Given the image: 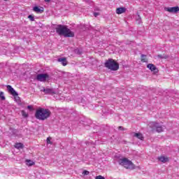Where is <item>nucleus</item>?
<instances>
[{
  "label": "nucleus",
  "mask_w": 179,
  "mask_h": 179,
  "mask_svg": "<svg viewBox=\"0 0 179 179\" xmlns=\"http://www.w3.org/2000/svg\"><path fill=\"white\" fill-rule=\"evenodd\" d=\"M15 148L16 149H23V144L22 143H17L15 145Z\"/></svg>",
  "instance_id": "obj_16"
},
{
  "label": "nucleus",
  "mask_w": 179,
  "mask_h": 179,
  "mask_svg": "<svg viewBox=\"0 0 179 179\" xmlns=\"http://www.w3.org/2000/svg\"><path fill=\"white\" fill-rule=\"evenodd\" d=\"M28 110H33V107L31 106H27Z\"/></svg>",
  "instance_id": "obj_26"
},
{
  "label": "nucleus",
  "mask_w": 179,
  "mask_h": 179,
  "mask_svg": "<svg viewBox=\"0 0 179 179\" xmlns=\"http://www.w3.org/2000/svg\"><path fill=\"white\" fill-rule=\"evenodd\" d=\"M7 90L9 92V93H10V94H12V96H13L15 97V101H19L20 100V98L19 96H19V94H17V92H16L15 89H13V87H12V86L7 85Z\"/></svg>",
  "instance_id": "obj_6"
},
{
  "label": "nucleus",
  "mask_w": 179,
  "mask_h": 179,
  "mask_svg": "<svg viewBox=\"0 0 179 179\" xmlns=\"http://www.w3.org/2000/svg\"><path fill=\"white\" fill-rule=\"evenodd\" d=\"M36 79L39 82H46V80H50L51 78L50 77V75L47 73H41L36 76Z\"/></svg>",
  "instance_id": "obj_5"
},
{
  "label": "nucleus",
  "mask_w": 179,
  "mask_h": 179,
  "mask_svg": "<svg viewBox=\"0 0 179 179\" xmlns=\"http://www.w3.org/2000/svg\"><path fill=\"white\" fill-rule=\"evenodd\" d=\"M43 92L44 93H46V94H50V93H52V90L50 88H45V89H43Z\"/></svg>",
  "instance_id": "obj_17"
},
{
  "label": "nucleus",
  "mask_w": 179,
  "mask_h": 179,
  "mask_svg": "<svg viewBox=\"0 0 179 179\" xmlns=\"http://www.w3.org/2000/svg\"><path fill=\"white\" fill-rule=\"evenodd\" d=\"M45 2H50L51 0H44Z\"/></svg>",
  "instance_id": "obj_28"
},
{
  "label": "nucleus",
  "mask_w": 179,
  "mask_h": 179,
  "mask_svg": "<svg viewBox=\"0 0 179 179\" xmlns=\"http://www.w3.org/2000/svg\"><path fill=\"white\" fill-rule=\"evenodd\" d=\"M142 62H148V59H146V55H141Z\"/></svg>",
  "instance_id": "obj_19"
},
{
  "label": "nucleus",
  "mask_w": 179,
  "mask_h": 179,
  "mask_svg": "<svg viewBox=\"0 0 179 179\" xmlns=\"http://www.w3.org/2000/svg\"><path fill=\"white\" fill-rule=\"evenodd\" d=\"M33 10H34V12H36V13H43V12H44V8L34 6L33 8Z\"/></svg>",
  "instance_id": "obj_10"
},
{
  "label": "nucleus",
  "mask_w": 179,
  "mask_h": 179,
  "mask_svg": "<svg viewBox=\"0 0 179 179\" xmlns=\"http://www.w3.org/2000/svg\"><path fill=\"white\" fill-rule=\"evenodd\" d=\"M0 99L5 100V96L3 95V92H0Z\"/></svg>",
  "instance_id": "obj_20"
},
{
  "label": "nucleus",
  "mask_w": 179,
  "mask_h": 179,
  "mask_svg": "<svg viewBox=\"0 0 179 179\" xmlns=\"http://www.w3.org/2000/svg\"><path fill=\"white\" fill-rule=\"evenodd\" d=\"M83 174L84 176H89V171H84L83 172Z\"/></svg>",
  "instance_id": "obj_22"
},
{
  "label": "nucleus",
  "mask_w": 179,
  "mask_h": 179,
  "mask_svg": "<svg viewBox=\"0 0 179 179\" xmlns=\"http://www.w3.org/2000/svg\"><path fill=\"white\" fill-rule=\"evenodd\" d=\"M29 19H30V20H31L33 22V20H34V17H33L32 15H29L28 16Z\"/></svg>",
  "instance_id": "obj_24"
},
{
  "label": "nucleus",
  "mask_w": 179,
  "mask_h": 179,
  "mask_svg": "<svg viewBox=\"0 0 179 179\" xmlns=\"http://www.w3.org/2000/svg\"><path fill=\"white\" fill-rule=\"evenodd\" d=\"M21 113L22 117H24V118H27L29 117V114L24 110H22Z\"/></svg>",
  "instance_id": "obj_18"
},
{
  "label": "nucleus",
  "mask_w": 179,
  "mask_h": 179,
  "mask_svg": "<svg viewBox=\"0 0 179 179\" xmlns=\"http://www.w3.org/2000/svg\"><path fill=\"white\" fill-rule=\"evenodd\" d=\"M50 115H51V111H50V110L48 109H45L43 108H39L35 113L36 118L42 121H44V120H47V118H48Z\"/></svg>",
  "instance_id": "obj_2"
},
{
  "label": "nucleus",
  "mask_w": 179,
  "mask_h": 179,
  "mask_svg": "<svg viewBox=\"0 0 179 179\" xmlns=\"http://www.w3.org/2000/svg\"><path fill=\"white\" fill-rule=\"evenodd\" d=\"M134 136L138 138V139H140L141 141H143V135L141 133H134Z\"/></svg>",
  "instance_id": "obj_15"
},
{
  "label": "nucleus",
  "mask_w": 179,
  "mask_h": 179,
  "mask_svg": "<svg viewBox=\"0 0 179 179\" xmlns=\"http://www.w3.org/2000/svg\"><path fill=\"white\" fill-rule=\"evenodd\" d=\"M105 66L106 68H108V69H110V71H118V69H120V65L118 64V63H117L113 59H108L105 62Z\"/></svg>",
  "instance_id": "obj_3"
},
{
  "label": "nucleus",
  "mask_w": 179,
  "mask_h": 179,
  "mask_svg": "<svg viewBox=\"0 0 179 179\" xmlns=\"http://www.w3.org/2000/svg\"><path fill=\"white\" fill-rule=\"evenodd\" d=\"M147 68H148L150 71L154 72L155 73H157V72H159V69H157V67H156V66H155L153 64H148L147 65Z\"/></svg>",
  "instance_id": "obj_9"
},
{
  "label": "nucleus",
  "mask_w": 179,
  "mask_h": 179,
  "mask_svg": "<svg viewBox=\"0 0 179 179\" xmlns=\"http://www.w3.org/2000/svg\"><path fill=\"white\" fill-rule=\"evenodd\" d=\"M166 12H169V13H179V7L175 6V7H168L164 8Z\"/></svg>",
  "instance_id": "obj_8"
},
{
  "label": "nucleus",
  "mask_w": 179,
  "mask_h": 179,
  "mask_svg": "<svg viewBox=\"0 0 179 179\" xmlns=\"http://www.w3.org/2000/svg\"><path fill=\"white\" fill-rule=\"evenodd\" d=\"M119 129H120L121 131H122L123 127H119Z\"/></svg>",
  "instance_id": "obj_27"
},
{
  "label": "nucleus",
  "mask_w": 179,
  "mask_h": 179,
  "mask_svg": "<svg viewBox=\"0 0 179 179\" xmlns=\"http://www.w3.org/2000/svg\"><path fill=\"white\" fill-rule=\"evenodd\" d=\"M95 179H106V178H104V177H103L101 176H98L96 177Z\"/></svg>",
  "instance_id": "obj_23"
},
{
  "label": "nucleus",
  "mask_w": 179,
  "mask_h": 179,
  "mask_svg": "<svg viewBox=\"0 0 179 179\" xmlns=\"http://www.w3.org/2000/svg\"><path fill=\"white\" fill-rule=\"evenodd\" d=\"M56 31L59 36H64V37H73L75 36L71 29L64 25H58Z\"/></svg>",
  "instance_id": "obj_1"
},
{
  "label": "nucleus",
  "mask_w": 179,
  "mask_h": 179,
  "mask_svg": "<svg viewBox=\"0 0 179 179\" xmlns=\"http://www.w3.org/2000/svg\"><path fill=\"white\" fill-rule=\"evenodd\" d=\"M99 13H94V16L95 17H97L98 16H99Z\"/></svg>",
  "instance_id": "obj_25"
},
{
  "label": "nucleus",
  "mask_w": 179,
  "mask_h": 179,
  "mask_svg": "<svg viewBox=\"0 0 179 179\" xmlns=\"http://www.w3.org/2000/svg\"><path fill=\"white\" fill-rule=\"evenodd\" d=\"M58 62H61L63 66H66V65L67 64L66 58H59Z\"/></svg>",
  "instance_id": "obj_13"
},
{
  "label": "nucleus",
  "mask_w": 179,
  "mask_h": 179,
  "mask_svg": "<svg viewBox=\"0 0 179 179\" xmlns=\"http://www.w3.org/2000/svg\"><path fill=\"white\" fill-rule=\"evenodd\" d=\"M127 12V8L124 7H120L116 9V13L117 15H122V13H125Z\"/></svg>",
  "instance_id": "obj_11"
},
{
  "label": "nucleus",
  "mask_w": 179,
  "mask_h": 179,
  "mask_svg": "<svg viewBox=\"0 0 179 179\" xmlns=\"http://www.w3.org/2000/svg\"><path fill=\"white\" fill-rule=\"evenodd\" d=\"M158 160L162 162V163H167V162H169V157L162 155L161 157H158Z\"/></svg>",
  "instance_id": "obj_12"
},
{
  "label": "nucleus",
  "mask_w": 179,
  "mask_h": 179,
  "mask_svg": "<svg viewBox=\"0 0 179 179\" xmlns=\"http://www.w3.org/2000/svg\"><path fill=\"white\" fill-rule=\"evenodd\" d=\"M150 127L153 129H156L157 132H163V126L159 123L152 122L150 123Z\"/></svg>",
  "instance_id": "obj_7"
},
{
  "label": "nucleus",
  "mask_w": 179,
  "mask_h": 179,
  "mask_svg": "<svg viewBox=\"0 0 179 179\" xmlns=\"http://www.w3.org/2000/svg\"><path fill=\"white\" fill-rule=\"evenodd\" d=\"M25 163L28 167H31V166H34V164H36V163L31 159H26Z\"/></svg>",
  "instance_id": "obj_14"
},
{
  "label": "nucleus",
  "mask_w": 179,
  "mask_h": 179,
  "mask_svg": "<svg viewBox=\"0 0 179 179\" xmlns=\"http://www.w3.org/2000/svg\"><path fill=\"white\" fill-rule=\"evenodd\" d=\"M118 162L121 166H124L125 169H129L131 170H134V169H135L134 163L127 158L120 159Z\"/></svg>",
  "instance_id": "obj_4"
},
{
  "label": "nucleus",
  "mask_w": 179,
  "mask_h": 179,
  "mask_svg": "<svg viewBox=\"0 0 179 179\" xmlns=\"http://www.w3.org/2000/svg\"><path fill=\"white\" fill-rule=\"evenodd\" d=\"M47 143L48 145H51L52 143L51 142V138L50 137H48L47 138Z\"/></svg>",
  "instance_id": "obj_21"
}]
</instances>
